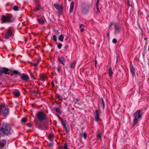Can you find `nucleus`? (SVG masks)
Masks as SVG:
<instances>
[{
  "label": "nucleus",
  "instance_id": "nucleus-1",
  "mask_svg": "<svg viewBox=\"0 0 149 149\" xmlns=\"http://www.w3.org/2000/svg\"><path fill=\"white\" fill-rule=\"evenodd\" d=\"M13 130L12 128L10 125L8 123H3L1 127H0V137L3 136L9 137L13 133Z\"/></svg>",
  "mask_w": 149,
  "mask_h": 149
},
{
  "label": "nucleus",
  "instance_id": "nucleus-2",
  "mask_svg": "<svg viewBox=\"0 0 149 149\" xmlns=\"http://www.w3.org/2000/svg\"><path fill=\"white\" fill-rule=\"evenodd\" d=\"M143 113L142 110H138L133 114V116L134 118L133 122V127H134L138 123L139 120L142 119Z\"/></svg>",
  "mask_w": 149,
  "mask_h": 149
},
{
  "label": "nucleus",
  "instance_id": "nucleus-3",
  "mask_svg": "<svg viewBox=\"0 0 149 149\" xmlns=\"http://www.w3.org/2000/svg\"><path fill=\"white\" fill-rule=\"evenodd\" d=\"M35 125L39 129L42 130H47L48 128V124L47 121L40 124L38 121H36Z\"/></svg>",
  "mask_w": 149,
  "mask_h": 149
},
{
  "label": "nucleus",
  "instance_id": "nucleus-4",
  "mask_svg": "<svg viewBox=\"0 0 149 149\" xmlns=\"http://www.w3.org/2000/svg\"><path fill=\"white\" fill-rule=\"evenodd\" d=\"M36 116L38 119L40 121L48 120V118L46 116L45 114L42 111H40L38 112L36 114Z\"/></svg>",
  "mask_w": 149,
  "mask_h": 149
},
{
  "label": "nucleus",
  "instance_id": "nucleus-5",
  "mask_svg": "<svg viewBox=\"0 0 149 149\" xmlns=\"http://www.w3.org/2000/svg\"><path fill=\"white\" fill-rule=\"evenodd\" d=\"M9 112V111L7 108L4 104L0 106V114H3V116H6Z\"/></svg>",
  "mask_w": 149,
  "mask_h": 149
},
{
  "label": "nucleus",
  "instance_id": "nucleus-6",
  "mask_svg": "<svg viewBox=\"0 0 149 149\" xmlns=\"http://www.w3.org/2000/svg\"><path fill=\"white\" fill-rule=\"evenodd\" d=\"M113 24L114 25L115 33H120V26L118 22H114L113 23Z\"/></svg>",
  "mask_w": 149,
  "mask_h": 149
},
{
  "label": "nucleus",
  "instance_id": "nucleus-7",
  "mask_svg": "<svg viewBox=\"0 0 149 149\" xmlns=\"http://www.w3.org/2000/svg\"><path fill=\"white\" fill-rule=\"evenodd\" d=\"M9 71L10 70L8 68L3 67L2 69L0 70V74H1L2 75L4 73L9 74L10 73V72H9Z\"/></svg>",
  "mask_w": 149,
  "mask_h": 149
},
{
  "label": "nucleus",
  "instance_id": "nucleus-8",
  "mask_svg": "<svg viewBox=\"0 0 149 149\" xmlns=\"http://www.w3.org/2000/svg\"><path fill=\"white\" fill-rule=\"evenodd\" d=\"M1 19L3 22H11V20L9 17L6 15H3L1 17Z\"/></svg>",
  "mask_w": 149,
  "mask_h": 149
},
{
  "label": "nucleus",
  "instance_id": "nucleus-9",
  "mask_svg": "<svg viewBox=\"0 0 149 149\" xmlns=\"http://www.w3.org/2000/svg\"><path fill=\"white\" fill-rule=\"evenodd\" d=\"M21 79L24 81V82L29 81V77L28 75L26 74H23L21 76Z\"/></svg>",
  "mask_w": 149,
  "mask_h": 149
},
{
  "label": "nucleus",
  "instance_id": "nucleus-10",
  "mask_svg": "<svg viewBox=\"0 0 149 149\" xmlns=\"http://www.w3.org/2000/svg\"><path fill=\"white\" fill-rule=\"evenodd\" d=\"M6 143V141L5 139L0 140V149H4V146Z\"/></svg>",
  "mask_w": 149,
  "mask_h": 149
},
{
  "label": "nucleus",
  "instance_id": "nucleus-11",
  "mask_svg": "<svg viewBox=\"0 0 149 149\" xmlns=\"http://www.w3.org/2000/svg\"><path fill=\"white\" fill-rule=\"evenodd\" d=\"M90 9V7L88 6L85 8H83L82 9V13L84 14H87Z\"/></svg>",
  "mask_w": 149,
  "mask_h": 149
},
{
  "label": "nucleus",
  "instance_id": "nucleus-12",
  "mask_svg": "<svg viewBox=\"0 0 149 149\" xmlns=\"http://www.w3.org/2000/svg\"><path fill=\"white\" fill-rule=\"evenodd\" d=\"M94 115L95 120L96 121H98L100 119V118L99 112L97 110H95V112L94 113Z\"/></svg>",
  "mask_w": 149,
  "mask_h": 149
},
{
  "label": "nucleus",
  "instance_id": "nucleus-13",
  "mask_svg": "<svg viewBox=\"0 0 149 149\" xmlns=\"http://www.w3.org/2000/svg\"><path fill=\"white\" fill-rule=\"evenodd\" d=\"M58 60L60 63L63 65H64L65 64V59L64 57L62 56L59 57L58 58Z\"/></svg>",
  "mask_w": 149,
  "mask_h": 149
},
{
  "label": "nucleus",
  "instance_id": "nucleus-14",
  "mask_svg": "<svg viewBox=\"0 0 149 149\" xmlns=\"http://www.w3.org/2000/svg\"><path fill=\"white\" fill-rule=\"evenodd\" d=\"M12 34V31L9 30L8 31H7L6 34L5 35V38L6 39L8 38Z\"/></svg>",
  "mask_w": 149,
  "mask_h": 149
},
{
  "label": "nucleus",
  "instance_id": "nucleus-15",
  "mask_svg": "<svg viewBox=\"0 0 149 149\" xmlns=\"http://www.w3.org/2000/svg\"><path fill=\"white\" fill-rule=\"evenodd\" d=\"M45 20V18L44 17H41L38 19V21L40 24H42L44 22Z\"/></svg>",
  "mask_w": 149,
  "mask_h": 149
},
{
  "label": "nucleus",
  "instance_id": "nucleus-16",
  "mask_svg": "<svg viewBox=\"0 0 149 149\" xmlns=\"http://www.w3.org/2000/svg\"><path fill=\"white\" fill-rule=\"evenodd\" d=\"M99 102L101 104V106L102 107L103 109H104L105 107V104L104 99L102 97L99 100Z\"/></svg>",
  "mask_w": 149,
  "mask_h": 149
},
{
  "label": "nucleus",
  "instance_id": "nucleus-17",
  "mask_svg": "<svg viewBox=\"0 0 149 149\" xmlns=\"http://www.w3.org/2000/svg\"><path fill=\"white\" fill-rule=\"evenodd\" d=\"M109 76L110 78L112 77L113 74V72L111 68H110L108 71Z\"/></svg>",
  "mask_w": 149,
  "mask_h": 149
},
{
  "label": "nucleus",
  "instance_id": "nucleus-18",
  "mask_svg": "<svg viewBox=\"0 0 149 149\" xmlns=\"http://www.w3.org/2000/svg\"><path fill=\"white\" fill-rule=\"evenodd\" d=\"M13 95L16 97H19L20 95V93L18 91H15L13 92Z\"/></svg>",
  "mask_w": 149,
  "mask_h": 149
},
{
  "label": "nucleus",
  "instance_id": "nucleus-19",
  "mask_svg": "<svg viewBox=\"0 0 149 149\" xmlns=\"http://www.w3.org/2000/svg\"><path fill=\"white\" fill-rule=\"evenodd\" d=\"M66 123H64L62 124L63 127L64 128V129H65V132L66 133H68L69 132V131L68 130V129L67 127H66Z\"/></svg>",
  "mask_w": 149,
  "mask_h": 149
},
{
  "label": "nucleus",
  "instance_id": "nucleus-20",
  "mask_svg": "<svg viewBox=\"0 0 149 149\" xmlns=\"http://www.w3.org/2000/svg\"><path fill=\"white\" fill-rule=\"evenodd\" d=\"M74 2L73 1H72L70 5V13H72L73 10V9L74 8Z\"/></svg>",
  "mask_w": 149,
  "mask_h": 149
},
{
  "label": "nucleus",
  "instance_id": "nucleus-21",
  "mask_svg": "<svg viewBox=\"0 0 149 149\" xmlns=\"http://www.w3.org/2000/svg\"><path fill=\"white\" fill-rule=\"evenodd\" d=\"M54 6L55 8L57 9L61 10L62 9V7L57 3L54 4Z\"/></svg>",
  "mask_w": 149,
  "mask_h": 149
},
{
  "label": "nucleus",
  "instance_id": "nucleus-22",
  "mask_svg": "<svg viewBox=\"0 0 149 149\" xmlns=\"http://www.w3.org/2000/svg\"><path fill=\"white\" fill-rule=\"evenodd\" d=\"M29 92L30 93H33L35 94L36 95H38L39 94V93L38 91H35L33 89H30Z\"/></svg>",
  "mask_w": 149,
  "mask_h": 149
},
{
  "label": "nucleus",
  "instance_id": "nucleus-23",
  "mask_svg": "<svg viewBox=\"0 0 149 149\" xmlns=\"http://www.w3.org/2000/svg\"><path fill=\"white\" fill-rule=\"evenodd\" d=\"M57 116H58V118L61 121V123L62 124H63L64 123H66V120H64L63 119L60 117V116L58 115V114H57Z\"/></svg>",
  "mask_w": 149,
  "mask_h": 149
},
{
  "label": "nucleus",
  "instance_id": "nucleus-24",
  "mask_svg": "<svg viewBox=\"0 0 149 149\" xmlns=\"http://www.w3.org/2000/svg\"><path fill=\"white\" fill-rule=\"evenodd\" d=\"M130 69L131 72L132 74L133 75H135V70L134 68V67L133 66H132L130 68Z\"/></svg>",
  "mask_w": 149,
  "mask_h": 149
},
{
  "label": "nucleus",
  "instance_id": "nucleus-25",
  "mask_svg": "<svg viewBox=\"0 0 149 149\" xmlns=\"http://www.w3.org/2000/svg\"><path fill=\"white\" fill-rule=\"evenodd\" d=\"M76 65V62L74 61L72 62L70 65V67L72 68H75Z\"/></svg>",
  "mask_w": 149,
  "mask_h": 149
},
{
  "label": "nucleus",
  "instance_id": "nucleus-26",
  "mask_svg": "<svg viewBox=\"0 0 149 149\" xmlns=\"http://www.w3.org/2000/svg\"><path fill=\"white\" fill-rule=\"evenodd\" d=\"M39 5V4L38 5V6L35 8L34 10V11H38L40 10L41 7Z\"/></svg>",
  "mask_w": 149,
  "mask_h": 149
},
{
  "label": "nucleus",
  "instance_id": "nucleus-27",
  "mask_svg": "<svg viewBox=\"0 0 149 149\" xmlns=\"http://www.w3.org/2000/svg\"><path fill=\"white\" fill-rule=\"evenodd\" d=\"M54 135L53 134H50L48 136V138L50 141H52L53 140V137Z\"/></svg>",
  "mask_w": 149,
  "mask_h": 149
},
{
  "label": "nucleus",
  "instance_id": "nucleus-28",
  "mask_svg": "<svg viewBox=\"0 0 149 149\" xmlns=\"http://www.w3.org/2000/svg\"><path fill=\"white\" fill-rule=\"evenodd\" d=\"M46 76L44 75H42L40 76V79L42 81H45V79Z\"/></svg>",
  "mask_w": 149,
  "mask_h": 149
},
{
  "label": "nucleus",
  "instance_id": "nucleus-29",
  "mask_svg": "<svg viewBox=\"0 0 149 149\" xmlns=\"http://www.w3.org/2000/svg\"><path fill=\"white\" fill-rule=\"evenodd\" d=\"M64 38V37L62 35H61L60 36L58 39L60 41L62 42L63 41Z\"/></svg>",
  "mask_w": 149,
  "mask_h": 149
},
{
  "label": "nucleus",
  "instance_id": "nucleus-30",
  "mask_svg": "<svg viewBox=\"0 0 149 149\" xmlns=\"http://www.w3.org/2000/svg\"><path fill=\"white\" fill-rule=\"evenodd\" d=\"M12 72L14 73L15 74H16L17 75H19L20 74V73L19 72L16 70H14L12 71Z\"/></svg>",
  "mask_w": 149,
  "mask_h": 149
},
{
  "label": "nucleus",
  "instance_id": "nucleus-31",
  "mask_svg": "<svg viewBox=\"0 0 149 149\" xmlns=\"http://www.w3.org/2000/svg\"><path fill=\"white\" fill-rule=\"evenodd\" d=\"M55 111L57 113H58L59 114H61V109L59 108H57L56 109Z\"/></svg>",
  "mask_w": 149,
  "mask_h": 149
},
{
  "label": "nucleus",
  "instance_id": "nucleus-32",
  "mask_svg": "<svg viewBox=\"0 0 149 149\" xmlns=\"http://www.w3.org/2000/svg\"><path fill=\"white\" fill-rule=\"evenodd\" d=\"M52 39L55 42L57 40L56 36L55 35H54L52 38Z\"/></svg>",
  "mask_w": 149,
  "mask_h": 149
},
{
  "label": "nucleus",
  "instance_id": "nucleus-33",
  "mask_svg": "<svg viewBox=\"0 0 149 149\" xmlns=\"http://www.w3.org/2000/svg\"><path fill=\"white\" fill-rule=\"evenodd\" d=\"M81 135L84 136L85 139L87 138V134L86 133H84V134H81Z\"/></svg>",
  "mask_w": 149,
  "mask_h": 149
},
{
  "label": "nucleus",
  "instance_id": "nucleus-34",
  "mask_svg": "<svg viewBox=\"0 0 149 149\" xmlns=\"http://www.w3.org/2000/svg\"><path fill=\"white\" fill-rule=\"evenodd\" d=\"M13 9L15 11H17L19 10V8L17 6H15L13 8Z\"/></svg>",
  "mask_w": 149,
  "mask_h": 149
},
{
  "label": "nucleus",
  "instance_id": "nucleus-35",
  "mask_svg": "<svg viewBox=\"0 0 149 149\" xmlns=\"http://www.w3.org/2000/svg\"><path fill=\"white\" fill-rule=\"evenodd\" d=\"M62 45L61 43H59L57 45L58 48V49H60L61 48Z\"/></svg>",
  "mask_w": 149,
  "mask_h": 149
},
{
  "label": "nucleus",
  "instance_id": "nucleus-36",
  "mask_svg": "<svg viewBox=\"0 0 149 149\" xmlns=\"http://www.w3.org/2000/svg\"><path fill=\"white\" fill-rule=\"evenodd\" d=\"M57 97L59 100H62V98H63L62 97L60 96L58 94H57L56 95Z\"/></svg>",
  "mask_w": 149,
  "mask_h": 149
},
{
  "label": "nucleus",
  "instance_id": "nucleus-37",
  "mask_svg": "<svg viewBox=\"0 0 149 149\" xmlns=\"http://www.w3.org/2000/svg\"><path fill=\"white\" fill-rule=\"evenodd\" d=\"M27 119L26 118H24L22 119L21 121L22 122L25 123L27 121Z\"/></svg>",
  "mask_w": 149,
  "mask_h": 149
},
{
  "label": "nucleus",
  "instance_id": "nucleus-38",
  "mask_svg": "<svg viewBox=\"0 0 149 149\" xmlns=\"http://www.w3.org/2000/svg\"><path fill=\"white\" fill-rule=\"evenodd\" d=\"M54 144L53 143H50L48 144V146L49 147L51 148L53 147L54 146Z\"/></svg>",
  "mask_w": 149,
  "mask_h": 149
},
{
  "label": "nucleus",
  "instance_id": "nucleus-39",
  "mask_svg": "<svg viewBox=\"0 0 149 149\" xmlns=\"http://www.w3.org/2000/svg\"><path fill=\"white\" fill-rule=\"evenodd\" d=\"M41 0H34L38 4H40Z\"/></svg>",
  "mask_w": 149,
  "mask_h": 149
},
{
  "label": "nucleus",
  "instance_id": "nucleus-40",
  "mask_svg": "<svg viewBox=\"0 0 149 149\" xmlns=\"http://www.w3.org/2000/svg\"><path fill=\"white\" fill-rule=\"evenodd\" d=\"M64 149H70L69 148H68L67 145L66 143L64 144Z\"/></svg>",
  "mask_w": 149,
  "mask_h": 149
},
{
  "label": "nucleus",
  "instance_id": "nucleus-41",
  "mask_svg": "<svg viewBox=\"0 0 149 149\" xmlns=\"http://www.w3.org/2000/svg\"><path fill=\"white\" fill-rule=\"evenodd\" d=\"M112 42L114 43H116L117 42V40L116 38H114L112 40Z\"/></svg>",
  "mask_w": 149,
  "mask_h": 149
},
{
  "label": "nucleus",
  "instance_id": "nucleus-42",
  "mask_svg": "<svg viewBox=\"0 0 149 149\" xmlns=\"http://www.w3.org/2000/svg\"><path fill=\"white\" fill-rule=\"evenodd\" d=\"M97 138L98 139H100L101 138V136L100 134L99 133L98 134L97 136Z\"/></svg>",
  "mask_w": 149,
  "mask_h": 149
},
{
  "label": "nucleus",
  "instance_id": "nucleus-43",
  "mask_svg": "<svg viewBox=\"0 0 149 149\" xmlns=\"http://www.w3.org/2000/svg\"><path fill=\"white\" fill-rule=\"evenodd\" d=\"M69 46L68 45H66L65 47H64V51H67V49L68 48Z\"/></svg>",
  "mask_w": 149,
  "mask_h": 149
},
{
  "label": "nucleus",
  "instance_id": "nucleus-44",
  "mask_svg": "<svg viewBox=\"0 0 149 149\" xmlns=\"http://www.w3.org/2000/svg\"><path fill=\"white\" fill-rule=\"evenodd\" d=\"M61 69V68L60 67H59L57 68V71L59 73H60Z\"/></svg>",
  "mask_w": 149,
  "mask_h": 149
},
{
  "label": "nucleus",
  "instance_id": "nucleus-45",
  "mask_svg": "<svg viewBox=\"0 0 149 149\" xmlns=\"http://www.w3.org/2000/svg\"><path fill=\"white\" fill-rule=\"evenodd\" d=\"M27 126L29 127H31V124L30 123H28L27 125Z\"/></svg>",
  "mask_w": 149,
  "mask_h": 149
},
{
  "label": "nucleus",
  "instance_id": "nucleus-46",
  "mask_svg": "<svg viewBox=\"0 0 149 149\" xmlns=\"http://www.w3.org/2000/svg\"><path fill=\"white\" fill-rule=\"evenodd\" d=\"M64 145L63 146H61L59 147V149H64Z\"/></svg>",
  "mask_w": 149,
  "mask_h": 149
},
{
  "label": "nucleus",
  "instance_id": "nucleus-47",
  "mask_svg": "<svg viewBox=\"0 0 149 149\" xmlns=\"http://www.w3.org/2000/svg\"><path fill=\"white\" fill-rule=\"evenodd\" d=\"M31 78L32 79H35V77L34 75H31Z\"/></svg>",
  "mask_w": 149,
  "mask_h": 149
},
{
  "label": "nucleus",
  "instance_id": "nucleus-48",
  "mask_svg": "<svg viewBox=\"0 0 149 149\" xmlns=\"http://www.w3.org/2000/svg\"><path fill=\"white\" fill-rule=\"evenodd\" d=\"M32 65L34 66H36L38 64L37 63H33L32 64Z\"/></svg>",
  "mask_w": 149,
  "mask_h": 149
},
{
  "label": "nucleus",
  "instance_id": "nucleus-49",
  "mask_svg": "<svg viewBox=\"0 0 149 149\" xmlns=\"http://www.w3.org/2000/svg\"><path fill=\"white\" fill-rule=\"evenodd\" d=\"M83 26L84 27V25L83 24H81L79 26V28L81 29V27H82Z\"/></svg>",
  "mask_w": 149,
  "mask_h": 149
},
{
  "label": "nucleus",
  "instance_id": "nucleus-50",
  "mask_svg": "<svg viewBox=\"0 0 149 149\" xmlns=\"http://www.w3.org/2000/svg\"><path fill=\"white\" fill-rule=\"evenodd\" d=\"M79 100L78 98H76L75 99V101L76 103H77L79 101Z\"/></svg>",
  "mask_w": 149,
  "mask_h": 149
},
{
  "label": "nucleus",
  "instance_id": "nucleus-51",
  "mask_svg": "<svg viewBox=\"0 0 149 149\" xmlns=\"http://www.w3.org/2000/svg\"><path fill=\"white\" fill-rule=\"evenodd\" d=\"M113 24V23H111L110 24H109V27H111Z\"/></svg>",
  "mask_w": 149,
  "mask_h": 149
},
{
  "label": "nucleus",
  "instance_id": "nucleus-52",
  "mask_svg": "<svg viewBox=\"0 0 149 149\" xmlns=\"http://www.w3.org/2000/svg\"><path fill=\"white\" fill-rule=\"evenodd\" d=\"M59 32L58 31L56 32L55 34L57 35H58L59 34Z\"/></svg>",
  "mask_w": 149,
  "mask_h": 149
},
{
  "label": "nucleus",
  "instance_id": "nucleus-53",
  "mask_svg": "<svg viewBox=\"0 0 149 149\" xmlns=\"http://www.w3.org/2000/svg\"><path fill=\"white\" fill-rule=\"evenodd\" d=\"M99 2H100V0H97V2H96V4H98V3H99Z\"/></svg>",
  "mask_w": 149,
  "mask_h": 149
},
{
  "label": "nucleus",
  "instance_id": "nucleus-54",
  "mask_svg": "<svg viewBox=\"0 0 149 149\" xmlns=\"http://www.w3.org/2000/svg\"><path fill=\"white\" fill-rule=\"evenodd\" d=\"M80 31L81 32H83L84 31V29L83 28H81L80 29Z\"/></svg>",
  "mask_w": 149,
  "mask_h": 149
},
{
  "label": "nucleus",
  "instance_id": "nucleus-55",
  "mask_svg": "<svg viewBox=\"0 0 149 149\" xmlns=\"http://www.w3.org/2000/svg\"><path fill=\"white\" fill-rule=\"evenodd\" d=\"M96 6L97 7V10H99V8H98V4H96Z\"/></svg>",
  "mask_w": 149,
  "mask_h": 149
},
{
  "label": "nucleus",
  "instance_id": "nucleus-56",
  "mask_svg": "<svg viewBox=\"0 0 149 149\" xmlns=\"http://www.w3.org/2000/svg\"><path fill=\"white\" fill-rule=\"evenodd\" d=\"M52 85L53 87L54 86V84L53 82H52Z\"/></svg>",
  "mask_w": 149,
  "mask_h": 149
},
{
  "label": "nucleus",
  "instance_id": "nucleus-57",
  "mask_svg": "<svg viewBox=\"0 0 149 149\" xmlns=\"http://www.w3.org/2000/svg\"><path fill=\"white\" fill-rule=\"evenodd\" d=\"M40 61L39 60H37V64H38L40 62Z\"/></svg>",
  "mask_w": 149,
  "mask_h": 149
},
{
  "label": "nucleus",
  "instance_id": "nucleus-58",
  "mask_svg": "<svg viewBox=\"0 0 149 149\" xmlns=\"http://www.w3.org/2000/svg\"><path fill=\"white\" fill-rule=\"evenodd\" d=\"M107 36L108 37H109V33H108L107 34Z\"/></svg>",
  "mask_w": 149,
  "mask_h": 149
},
{
  "label": "nucleus",
  "instance_id": "nucleus-59",
  "mask_svg": "<svg viewBox=\"0 0 149 149\" xmlns=\"http://www.w3.org/2000/svg\"><path fill=\"white\" fill-rule=\"evenodd\" d=\"M55 81L57 83H58V81L57 80V79H55Z\"/></svg>",
  "mask_w": 149,
  "mask_h": 149
},
{
  "label": "nucleus",
  "instance_id": "nucleus-60",
  "mask_svg": "<svg viewBox=\"0 0 149 149\" xmlns=\"http://www.w3.org/2000/svg\"><path fill=\"white\" fill-rule=\"evenodd\" d=\"M127 4L128 5H129V6H131V5H130V4H129V2H127Z\"/></svg>",
  "mask_w": 149,
  "mask_h": 149
},
{
  "label": "nucleus",
  "instance_id": "nucleus-61",
  "mask_svg": "<svg viewBox=\"0 0 149 149\" xmlns=\"http://www.w3.org/2000/svg\"><path fill=\"white\" fill-rule=\"evenodd\" d=\"M97 61H95V65H96V64H97Z\"/></svg>",
  "mask_w": 149,
  "mask_h": 149
},
{
  "label": "nucleus",
  "instance_id": "nucleus-62",
  "mask_svg": "<svg viewBox=\"0 0 149 149\" xmlns=\"http://www.w3.org/2000/svg\"><path fill=\"white\" fill-rule=\"evenodd\" d=\"M14 73H13H13H12V74H11V76H13V75H14Z\"/></svg>",
  "mask_w": 149,
  "mask_h": 149
},
{
  "label": "nucleus",
  "instance_id": "nucleus-63",
  "mask_svg": "<svg viewBox=\"0 0 149 149\" xmlns=\"http://www.w3.org/2000/svg\"><path fill=\"white\" fill-rule=\"evenodd\" d=\"M61 130H59L58 131V132L59 133L61 132Z\"/></svg>",
  "mask_w": 149,
  "mask_h": 149
},
{
  "label": "nucleus",
  "instance_id": "nucleus-64",
  "mask_svg": "<svg viewBox=\"0 0 149 149\" xmlns=\"http://www.w3.org/2000/svg\"><path fill=\"white\" fill-rule=\"evenodd\" d=\"M2 84V82H1L0 83V85H1V84Z\"/></svg>",
  "mask_w": 149,
  "mask_h": 149
}]
</instances>
